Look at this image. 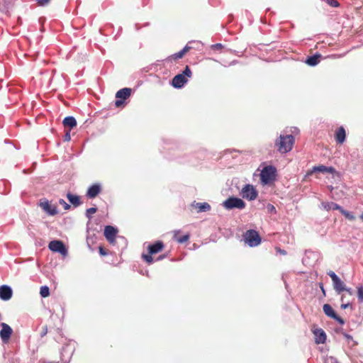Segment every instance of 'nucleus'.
Listing matches in <instances>:
<instances>
[{"label": "nucleus", "mask_w": 363, "mask_h": 363, "mask_svg": "<svg viewBox=\"0 0 363 363\" xmlns=\"http://www.w3.org/2000/svg\"><path fill=\"white\" fill-rule=\"evenodd\" d=\"M294 141V137L292 135H280L275 140V145L279 152L286 153L291 150Z\"/></svg>", "instance_id": "f257e3e1"}, {"label": "nucleus", "mask_w": 363, "mask_h": 363, "mask_svg": "<svg viewBox=\"0 0 363 363\" xmlns=\"http://www.w3.org/2000/svg\"><path fill=\"white\" fill-rule=\"evenodd\" d=\"M277 169L272 166L264 167L260 172V180L263 185H267L275 180Z\"/></svg>", "instance_id": "f03ea898"}, {"label": "nucleus", "mask_w": 363, "mask_h": 363, "mask_svg": "<svg viewBox=\"0 0 363 363\" xmlns=\"http://www.w3.org/2000/svg\"><path fill=\"white\" fill-rule=\"evenodd\" d=\"M245 203L244 201L238 197H230L223 203V206L228 210L238 208L242 210L245 208Z\"/></svg>", "instance_id": "7ed1b4c3"}, {"label": "nucleus", "mask_w": 363, "mask_h": 363, "mask_svg": "<svg viewBox=\"0 0 363 363\" xmlns=\"http://www.w3.org/2000/svg\"><path fill=\"white\" fill-rule=\"evenodd\" d=\"M243 237L245 242L250 247H256L261 242V238L258 233L255 230H247Z\"/></svg>", "instance_id": "20e7f679"}, {"label": "nucleus", "mask_w": 363, "mask_h": 363, "mask_svg": "<svg viewBox=\"0 0 363 363\" xmlns=\"http://www.w3.org/2000/svg\"><path fill=\"white\" fill-rule=\"evenodd\" d=\"M240 194L245 199L254 201L257 199L258 192L252 184H247L242 188Z\"/></svg>", "instance_id": "39448f33"}, {"label": "nucleus", "mask_w": 363, "mask_h": 363, "mask_svg": "<svg viewBox=\"0 0 363 363\" xmlns=\"http://www.w3.org/2000/svg\"><path fill=\"white\" fill-rule=\"evenodd\" d=\"M327 274L331 278L334 290L337 294H341L344 289H345V283L340 279V277L333 271H329Z\"/></svg>", "instance_id": "423d86ee"}, {"label": "nucleus", "mask_w": 363, "mask_h": 363, "mask_svg": "<svg viewBox=\"0 0 363 363\" xmlns=\"http://www.w3.org/2000/svg\"><path fill=\"white\" fill-rule=\"evenodd\" d=\"M131 91L132 89L130 88H123L118 91L116 94L117 99L115 101V106L121 107L124 104V100L130 96Z\"/></svg>", "instance_id": "0eeeda50"}, {"label": "nucleus", "mask_w": 363, "mask_h": 363, "mask_svg": "<svg viewBox=\"0 0 363 363\" xmlns=\"http://www.w3.org/2000/svg\"><path fill=\"white\" fill-rule=\"evenodd\" d=\"M49 249L55 252H59L62 255L67 254V250L64 243L60 240H52L50 241L48 245Z\"/></svg>", "instance_id": "6e6552de"}, {"label": "nucleus", "mask_w": 363, "mask_h": 363, "mask_svg": "<svg viewBox=\"0 0 363 363\" xmlns=\"http://www.w3.org/2000/svg\"><path fill=\"white\" fill-rule=\"evenodd\" d=\"M323 310L324 313L327 316L335 320L340 325L345 324L344 320L336 314V313L334 311V310L333 309V308L330 305H329L328 303L324 304L323 306Z\"/></svg>", "instance_id": "1a4fd4ad"}, {"label": "nucleus", "mask_w": 363, "mask_h": 363, "mask_svg": "<svg viewBox=\"0 0 363 363\" xmlns=\"http://www.w3.org/2000/svg\"><path fill=\"white\" fill-rule=\"evenodd\" d=\"M1 330L0 331V337L3 342H7L13 333L11 328L6 323L1 324Z\"/></svg>", "instance_id": "9d476101"}, {"label": "nucleus", "mask_w": 363, "mask_h": 363, "mask_svg": "<svg viewBox=\"0 0 363 363\" xmlns=\"http://www.w3.org/2000/svg\"><path fill=\"white\" fill-rule=\"evenodd\" d=\"M118 230L116 228L111 225H107L104 229V235L106 240L111 243L113 244L115 242L116 235Z\"/></svg>", "instance_id": "9b49d317"}, {"label": "nucleus", "mask_w": 363, "mask_h": 363, "mask_svg": "<svg viewBox=\"0 0 363 363\" xmlns=\"http://www.w3.org/2000/svg\"><path fill=\"white\" fill-rule=\"evenodd\" d=\"M335 169L333 167H326L325 165L314 166L311 170L307 172V175H311L314 172L333 174Z\"/></svg>", "instance_id": "f8f14e48"}, {"label": "nucleus", "mask_w": 363, "mask_h": 363, "mask_svg": "<svg viewBox=\"0 0 363 363\" xmlns=\"http://www.w3.org/2000/svg\"><path fill=\"white\" fill-rule=\"evenodd\" d=\"M187 79L184 74H179L174 76L172 80V85L177 89H180L187 82Z\"/></svg>", "instance_id": "ddd939ff"}, {"label": "nucleus", "mask_w": 363, "mask_h": 363, "mask_svg": "<svg viewBox=\"0 0 363 363\" xmlns=\"http://www.w3.org/2000/svg\"><path fill=\"white\" fill-rule=\"evenodd\" d=\"M13 291L10 286L2 285L0 286V298L3 301H9L12 297Z\"/></svg>", "instance_id": "4468645a"}, {"label": "nucleus", "mask_w": 363, "mask_h": 363, "mask_svg": "<svg viewBox=\"0 0 363 363\" xmlns=\"http://www.w3.org/2000/svg\"><path fill=\"white\" fill-rule=\"evenodd\" d=\"M40 205L42 208L50 216H55L57 213L56 206L51 205L48 201L40 202Z\"/></svg>", "instance_id": "2eb2a0df"}, {"label": "nucleus", "mask_w": 363, "mask_h": 363, "mask_svg": "<svg viewBox=\"0 0 363 363\" xmlns=\"http://www.w3.org/2000/svg\"><path fill=\"white\" fill-rule=\"evenodd\" d=\"M346 132L342 126L339 127L335 133V139L337 143L342 144L345 141Z\"/></svg>", "instance_id": "dca6fc26"}, {"label": "nucleus", "mask_w": 363, "mask_h": 363, "mask_svg": "<svg viewBox=\"0 0 363 363\" xmlns=\"http://www.w3.org/2000/svg\"><path fill=\"white\" fill-rule=\"evenodd\" d=\"M315 335V341L317 344H323L326 340V334L321 328L315 329L313 331Z\"/></svg>", "instance_id": "f3484780"}, {"label": "nucleus", "mask_w": 363, "mask_h": 363, "mask_svg": "<svg viewBox=\"0 0 363 363\" xmlns=\"http://www.w3.org/2000/svg\"><path fill=\"white\" fill-rule=\"evenodd\" d=\"M101 190V188L99 184H93L88 189L86 196L90 199H94L100 193Z\"/></svg>", "instance_id": "a211bd4d"}, {"label": "nucleus", "mask_w": 363, "mask_h": 363, "mask_svg": "<svg viewBox=\"0 0 363 363\" xmlns=\"http://www.w3.org/2000/svg\"><path fill=\"white\" fill-rule=\"evenodd\" d=\"M164 248V244L162 241H157L152 245L148 246V252L150 255L156 254Z\"/></svg>", "instance_id": "6ab92c4d"}, {"label": "nucleus", "mask_w": 363, "mask_h": 363, "mask_svg": "<svg viewBox=\"0 0 363 363\" xmlns=\"http://www.w3.org/2000/svg\"><path fill=\"white\" fill-rule=\"evenodd\" d=\"M192 206L198 209V212L199 213H201V212H206V211H208L211 210V206L209 205V203H206V202H203V203H196V202H194L192 203Z\"/></svg>", "instance_id": "aec40b11"}, {"label": "nucleus", "mask_w": 363, "mask_h": 363, "mask_svg": "<svg viewBox=\"0 0 363 363\" xmlns=\"http://www.w3.org/2000/svg\"><path fill=\"white\" fill-rule=\"evenodd\" d=\"M62 123L65 127L73 128L77 126V121L73 116H67L63 119Z\"/></svg>", "instance_id": "412c9836"}, {"label": "nucleus", "mask_w": 363, "mask_h": 363, "mask_svg": "<svg viewBox=\"0 0 363 363\" xmlns=\"http://www.w3.org/2000/svg\"><path fill=\"white\" fill-rule=\"evenodd\" d=\"M320 57H321V55L315 54L314 55L309 56L306 59V62L307 65H308L310 66H315L319 63Z\"/></svg>", "instance_id": "4be33fe9"}, {"label": "nucleus", "mask_w": 363, "mask_h": 363, "mask_svg": "<svg viewBox=\"0 0 363 363\" xmlns=\"http://www.w3.org/2000/svg\"><path fill=\"white\" fill-rule=\"evenodd\" d=\"M321 206L325 210L328 211L331 209L340 211L342 208L340 205L334 202H323Z\"/></svg>", "instance_id": "5701e85b"}, {"label": "nucleus", "mask_w": 363, "mask_h": 363, "mask_svg": "<svg viewBox=\"0 0 363 363\" xmlns=\"http://www.w3.org/2000/svg\"><path fill=\"white\" fill-rule=\"evenodd\" d=\"M67 198L69 201L75 206H78L81 203L79 197L77 195H73L71 193H68Z\"/></svg>", "instance_id": "b1692460"}, {"label": "nucleus", "mask_w": 363, "mask_h": 363, "mask_svg": "<svg viewBox=\"0 0 363 363\" xmlns=\"http://www.w3.org/2000/svg\"><path fill=\"white\" fill-rule=\"evenodd\" d=\"M179 233V231H174V239L177 240L179 243H184L186 242L189 239V235H184L182 237H178L177 235Z\"/></svg>", "instance_id": "393cba45"}, {"label": "nucleus", "mask_w": 363, "mask_h": 363, "mask_svg": "<svg viewBox=\"0 0 363 363\" xmlns=\"http://www.w3.org/2000/svg\"><path fill=\"white\" fill-rule=\"evenodd\" d=\"M340 211L348 220H355V216L351 212L346 211L342 208H341Z\"/></svg>", "instance_id": "a878e982"}, {"label": "nucleus", "mask_w": 363, "mask_h": 363, "mask_svg": "<svg viewBox=\"0 0 363 363\" xmlns=\"http://www.w3.org/2000/svg\"><path fill=\"white\" fill-rule=\"evenodd\" d=\"M40 294V296L43 298L48 297L50 294L49 287L47 286H41Z\"/></svg>", "instance_id": "bb28decb"}, {"label": "nucleus", "mask_w": 363, "mask_h": 363, "mask_svg": "<svg viewBox=\"0 0 363 363\" xmlns=\"http://www.w3.org/2000/svg\"><path fill=\"white\" fill-rule=\"evenodd\" d=\"M357 298L359 302H363V286H357Z\"/></svg>", "instance_id": "cd10ccee"}, {"label": "nucleus", "mask_w": 363, "mask_h": 363, "mask_svg": "<svg viewBox=\"0 0 363 363\" xmlns=\"http://www.w3.org/2000/svg\"><path fill=\"white\" fill-rule=\"evenodd\" d=\"M96 211H97V208H94V207H91V208H89L86 209V216L88 218H91V215L95 213L96 212Z\"/></svg>", "instance_id": "c85d7f7f"}, {"label": "nucleus", "mask_w": 363, "mask_h": 363, "mask_svg": "<svg viewBox=\"0 0 363 363\" xmlns=\"http://www.w3.org/2000/svg\"><path fill=\"white\" fill-rule=\"evenodd\" d=\"M151 255H150V253H149V255H145V254L143 255V258L149 264H152L153 262V258H152V257Z\"/></svg>", "instance_id": "c756f323"}, {"label": "nucleus", "mask_w": 363, "mask_h": 363, "mask_svg": "<svg viewBox=\"0 0 363 363\" xmlns=\"http://www.w3.org/2000/svg\"><path fill=\"white\" fill-rule=\"evenodd\" d=\"M182 74H184V77L186 78L187 77H191V74H192V72H191V69L189 68V66H186L183 72V73Z\"/></svg>", "instance_id": "7c9ffc66"}, {"label": "nucleus", "mask_w": 363, "mask_h": 363, "mask_svg": "<svg viewBox=\"0 0 363 363\" xmlns=\"http://www.w3.org/2000/svg\"><path fill=\"white\" fill-rule=\"evenodd\" d=\"M184 55V54L182 52V50H180L179 52L172 55L171 56V57L174 59V60H177V59H180V58L183 57Z\"/></svg>", "instance_id": "2f4dec72"}, {"label": "nucleus", "mask_w": 363, "mask_h": 363, "mask_svg": "<svg viewBox=\"0 0 363 363\" xmlns=\"http://www.w3.org/2000/svg\"><path fill=\"white\" fill-rule=\"evenodd\" d=\"M327 3L335 8H337L340 6V4L337 2V0H327Z\"/></svg>", "instance_id": "473e14b6"}, {"label": "nucleus", "mask_w": 363, "mask_h": 363, "mask_svg": "<svg viewBox=\"0 0 363 363\" xmlns=\"http://www.w3.org/2000/svg\"><path fill=\"white\" fill-rule=\"evenodd\" d=\"M344 291H345V294L349 296L350 297L353 296L354 295V291L352 288L345 287V289H344Z\"/></svg>", "instance_id": "72a5a7b5"}, {"label": "nucleus", "mask_w": 363, "mask_h": 363, "mask_svg": "<svg viewBox=\"0 0 363 363\" xmlns=\"http://www.w3.org/2000/svg\"><path fill=\"white\" fill-rule=\"evenodd\" d=\"M341 294H342V295H341V297H340V301H341L342 302H346V303H347V301H350V296H347V294H342V293Z\"/></svg>", "instance_id": "f704fd0d"}, {"label": "nucleus", "mask_w": 363, "mask_h": 363, "mask_svg": "<svg viewBox=\"0 0 363 363\" xmlns=\"http://www.w3.org/2000/svg\"><path fill=\"white\" fill-rule=\"evenodd\" d=\"M267 208L268 211L270 213H276L275 207L271 203L267 204Z\"/></svg>", "instance_id": "c9c22d12"}, {"label": "nucleus", "mask_w": 363, "mask_h": 363, "mask_svg": "<svg viewBox=\"0 0 363 363\" xmlns=\"http://www.w3.org/2000/svg\"><path fill=\"white\" fill-rule=\"evenodd\" d=\"M223 45L221 43H216L211 45L212 50H220L223 48Z\"/></svg>", "instance_id": "e433bc0d"}, {"label": "nucleus", "mask_w": 363, "mask_h": 363, "mask_svg": "<svg viewBox=\"0 0 363 363\" xmlns=\"http://www.w3.org/2000/svg\"><path fill=\"white\" fill-rule=\"evenodd\" d=\"M342 303L341 304V308L342 309H346L348 307L351 306V301H347V302H342Z\"/></svg>", "instance_id": "4c0bfd02"}, {"label": "nucleus", "mask_w": 363, "mask_h": 363, "mask_svg": "<svg viewBox=\"0 0 363 363\" xmlns=\"http://www.w3.org/2000/svg\"><path fill=\"white\" fill-rule=\"evenodd\" d=\"M60 203L62 204L65 210H68L70 208V206L63 199L60 200Z\"/></svg>", "instance_id": "58836bf2"}, {"label": "nucleus", "mask_w": 363, "mask_h": 363, "mask_svg": "<svg viewBox=\"0 0 363 363\" xmlns=\"http://www.w3.org/2000/svg\"><path fill=\"white\" fill-rule=\"evenodd\" d=\"M36 1L40 6H45L50 2V0H36Z\"/></svg>", "instance_id": "ea45409f"}, {"label": "nucleus", "mask_w": 363, "mask_h": 363, "mask_svg": "<svg viewBox=\"0 0 363 363\" xmlns=\"http://www.w3.org/2000/svg\"><path fill=\"white\" fill-rule=\"evenodd\" d=\"M71 140V136H70V130L67 131L65 136H64V140L65 141H69Z\"/></svg>", "instance_id": "a19ab883"}, {"label": "nucleus", "mask_w": 363, "mask_h": 363, "mask_svg": "<svg viewBox=\"0 0 363 363\" xmlns=\"http://www.w3.org/2000/svg\"><path fill=\"white\" fill-rule=\"evenodd\" d=\"M191 47L189 46V45L187 44L186 45H185L184 47V48L182 50V52L184 54H185L186 52H187L189 50H191Z\"/></svg>", "instance_id": "79ce46f5"}, {"label": "nucleus", "mask_w": 363, "mask_h": 363, "mask_svg": "<svg viewBox=\"0 0 363 363\" xmlns=\"http://www.w3.org/2000/svg\"><path fill=\"white\" fill-rule=\"evenodd\" d=\"M99 254L101 255L104 256V255H107V253L105 252V250H104V248L102 247H99Z\"/></svg>", "instance_id": "37998d69"}, {"label": "nucleus", "mask_w": 363, "mask_h": 363, "mask_svg": "<svg viewBox=\"0 0 363 363\" xmlns=\"http://www.w3.org/2000/svg\"><path fill=\"white\" fill-rule=\"evenodd\" d=\"M164 257H165V255H160L158 257L157 260H161V259H164Z\"/></svg>", "instance_id": "c03bdc74"}, {"label": "nucleus", "mask_w": 363, "mask_h": 363, "mask_svg": "<svg viewBox=\"0 0 363 363\" xmlns=\"http://www.w3.org/2000/svg\"><path fill=\"white\" fill-rule=\"evenodd\" d=\"M330 360L331 361V362H332V363H333V362L336 363L335 359H333V357H330Z\"/></svg>", "instance_id": "a18cd8bd"}, {"label": "nucleus", "mask_w": 363, "mask_h": 363, "mask_svg": "<svg viewBox=\"0 0 363 363\" xmlns=\"http://www.w3.org/2000/svg\"><path fill=\"white\" fill-rule=\"evenodd\" d=\"M280 252L283 255H286V252L284 250H280Z\"/></svg>", "instance_id": "49530a36"}, {"label": "nucleus", "mask_w": 363, "mask_h": 363, "mask_svg": "<svg viewBox=\"0 0 363 363\" xmlns=\"http://www.w3.org/2000/svg\"><path fill=\"white\" fill-rule=\"evenodd\" d=\"M360 218L363 220V213L361 214Z\"/></svg>", "instance_id": "de8ad7c7"}, {"label": "nucleus", "mask_w": 363, "mask_h": 363, "mask_svg": "<svg viewBox=\"0 0 363 363\" xmlns=\"http://www.w3.org/2000/svg\"><path fill=\"white\" fill-rule=\"evenodd\" d=\"M321 289H322L323 292V293H325V290H324V289H323V286H321Z\"/></svg>", "instance_id": "09e8293b"}, {"label": "nucleus", "mask_w": 363, "mask_h": 363, "mask_svg": "<svg viewBox=\"0 0 363 363\" xmlns=\"http://www.w3.org/2000/svg\"><path fill=\"white\" fill-rule=\"evenodd\" d=\"M1 320V315L0 314V320Z\"/></svg>", "instance_id": "8fccbe9b"}]
</instances>
